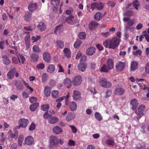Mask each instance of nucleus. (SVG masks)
<instances>
[{"mask_svg":"<svg viewBox=\"0 0 149 149\" xmlns=\"http://www.w3.org/2000/svg\"><path fill=\"white\" fill-rule=\"evenodd\" d=\"M120 40L117 37H114L111 39L106 40L103 43V45L106 47H108L114 49L118 47L119 45Z\"/></svg>","mask_w":149,"mask_h":149,"instance_id":"obj_1","label":"nucleus"},{"mask_svg":"<svg viewBox=\"0 0 149 149\" xmlns=\"http://www.w3.org/2000/svg\"><path fill=\"white\" fill-rule=\"evenodd\" d=\"M99 84L101 86L105 88H109L112 86L111 82L107 81V79L104 78L100 79Z\"/></svg>","mask_w":149,"mask_h":149,"instance_id":"obj_2","label":"nucleus"},{"mask_svg":"<svg viewBox=\"0 0 149 149\" xmlns=\"http://www.w3.org/2000/svg\"><path fill=\"white\" fill-rule=\"evenodd\" d=\"M49 140L50 141V146L51 148H53L56 146L58 143V138L56 136H52L50 137Z\"/></svg>","mask_w":149,"mask_h":149,"instance_id":"obj_3","label":"nucleus"},{"mask_svg":"<svg viewBox=\"0 0 149 149\" xmlns=\"http://www.w3.org/2000/svg\"><path fill=\"white\" fill-rule=\"evenodd\" d=\"M65 104L69 106V108L72 111H74L77 109V106L75 102L73 101L69 102L68 100L67 99L65 100Z\"/></svg>","mask_w":149,"mask_h":149,"instance_id":"obj_4","label":"nucleus"},{"mask_svg":"<svg viewBox=\"0 0 149 149\" xmlns=\"http://www.w3.org/2000/svg\"><path fill=\"white\" fill-rule=\"evenodd\" d=\"M125 92V90L121 86L118 85L115 88L114 93L118 95H122Z\"/></svg>","mask_w":149,"mask_h":149,"instance_id":"obj_5","label":"nucleus"},{"mask_svg":"<svg viewBox=\"0 0 149 149\" xmlns=\"http://www.w3.org/2000/svg\"><path fill=\"white\" fill-rule=\"evenodd\" d=\"M125 65V63L120 61H119L115 65L116 70L118 72L122 71L124 69Z\"/></svg>","mask_w":149,"mask_h":149,"instance_id":"obj_6","label":"nucleus"},{"mask_svg":"<svg viewBox=\"0 0 149 149\" xmlns=\"http://www.w3.org/2000/svg\"><path fill=\"white\" fill-rule=\"evenodd\" d=\"M34 141V138L32 136H28L25 138L24 144H26L28 146L32 145Z\"/></svg>","mask_w":149,"mask_h":149,"instance_id":"obj_7","label":"nucleus"},{"mask_svg":"<svg viewBox=\"0 0 149 149\" xmlns=\"http://www.w3.org/2000/svg\"><path fill=\"white\" fill-rule=\"evenodd\" d=\"M18 123V124H21L23 128H25L29 124V120L27 119L22 118L19 120Z\"/></svg>","mask_w":149,"mask_h":149,"instance_id":"obj_8","label":"nucleus"},{"mask_svg":"<svg viewBox=\"0 0 149 149\" xmlns=\"http://www.w3.org/2000/svg\"><path fill=\"white\" fill-rule=\"evenodd\" d=\"M82 78L80 76H77L74 77L72 82L74 86H77L80 85L81 83Z\"/></svg>","mask_w":149,"mask_h":149,"instance_id":"obj_9","label":"nucleus"},{"mask_svg":"<svg viewBox=\"0 0 149 149\" xmlns=\"http://www.w3.org/2000/svg\"><path fill=\"white\" fill-rule=\"evenodd\" d=\"M17 89L19 91H21L24 88V86L23 83L19 81L15 80L13 81Z\"/></svg>","mask_w":149,"mask_h":149,"instance_id":"obj_10","label":"nucleus"},{"mask_svg":"<svg viewBox=\"0 0 149 149\" xmlns=\"http://www.w3.org/2000/svg\"><path fill=\"white\" fill-rule=\"evenodd\" d=\"M16 70L15 67H13L8 73L7 77L8 79H13Z\"/></svg>","mask_w":149,"mask_h":149,"instance_id":"obj_11","label":"nucleus"},{"mask_svg":"<svg viewBox=\"0 0 149 149\" xmlns=\"http://www.w3.org/2000/svg\"><path fill=\"white\" fill-rule=\"evenodd\" d=\"M81 93L78 91L74 90L72 97L74 100H79L81 99Z\"/></svg>","mask_w":149,"mask_h":149,"instance_id":"obj_12","label":"nucleus"},{"mask_svg":"<svg viewBox=\"0 0 149 149\" xmlns=\"http://www.w3.org/2000/svg\"><path fill=\"white\" fill-rule=\"evenodd\" d=\"M145 109V107L144 105L141 104L140 105L138 108L137 110H136L135 113L137 115L141 114L142 115H143L144 113L143 111Z\"/></svg>","mask_w":149,"mask_h":149,"instance_id":"obj_13","label":"nucleus"},{"mask_svg":"<svg viewBox=\"0 0 149 149\" xmlns=\"http://www.w3.org/2000/svg\"><path fill=\"white\" fill-rule=\"evenodd\" d=\"M29 12H26L24 17V20L26 22H29L31 20V15L32 13V10H29Z\"/></svg>","mask_w":149,"mask_h":149,"instance_id":"obj_14","label":"nucleus"},{"mask_svg":"<svg viewBox=\"0 0 149 149\" xmlns=\"http://www.w3.org/2000/svg\"><path fill=\"white\" fill-rule=\"evenodd\" d=\"M46 24L43 22H38V24L37 26V28L41 32L45 31L46 29Z\"/></svg>","mask_w":149,"mask_h":149,"instance_id":"obj_15","label":"nucleus"},{"mask_svg":"<svg viewBox=\"0 0 149 149\" xmlns=\"http://www.w3.org/2000/svg\"><path fill=\"white\" fill-rule=\"evenodd\" d=\"M43 57L44 60L47 63L49 62L51 60L49 53L48 52H45L43 54Z\"/></svg>","mask_w":149,"mask_h":149,"instance_id":"obj_16","label":"nucleus"},{"mask_svg":"<svg viewBox=\"0 0 149 149\" xmlns=\"http://www.w3.org/2000/svg\"><path fill=\"white\" fill-rule=\"evenodd\" d=\"M96 49L93 47H90L87 50L86 54L88 56L93 55L95 52Z\"/></svg>","mask_w":149,"mask_h":149,"instance_id":"obj_17","label":"nucleus"},{"mask_svg":"<svg viewBox=\"0 0 149 149\" xmlns=\"http://www.w3.org/2000/svg\"><path fill=\"white\" fill-rule=\"evenodd\" d=\"M52 130L54 133L56 134H59L63 132L62 129L58 126L54 127L53 128Z\"/></svg>","mask_w":149,"mask_h":149,"instance_id":"obj_18","label":"nucleus"},{"mask_svg":"<svg viewBox=\"0 0 149 149\" xmlns=\"http://www.w3.org/2000/svg\"><path fill=\"white\" fill-rule=\"evenodd\" d=\"M107 64L108 69L109 70L112 69L114 67V62L113 60L111 58H108L107 61Z\"/></svg>","mask_w":149,"mask_h":149,"instance_id":"obj_19","label":"nucleus"},{"mask_svg":"<svg viewBox=\"0 0 149 149\" xmlns=\"http://www.w3.org/2000/svg\"><path fill=\"white\" fill-rule=\"evenodd\" d=\"M64 85L67 88H70L72 86V82L70 79L68 78L65 79L63 81Z\"/></svg>","mask_w":149,"mask_h":149,"instance_id":"obj_20","label":"nucleus"},{"mask_svg":"<svg viewBox=\"0 0 149 149\" xmlns=\"http://www.w3.org/2000/svg\"><path fill=\"white\" fill-rule=\"evenodd\" d=\"M86 67V64L80 62V63L77 66V68L78 70L81 71L82 72L85 71Z\"/></svg>","mask_w":149,"mask_h":149,"instance_id":"obj_21","label":"nucleus"},{"mask_svg":"<svg viewBox=\"0 0 149 149\" xmlns=\"http://www.w3.org/2000/svg\"><path fill=\"white\" fill-rule=\"evenodd\" d=\"M58 119L56 116H50L48 119V123L50 124H54L58 121Z\"/></svg>","mask_w":149,"mask_h":149,"instance_id":"obj_22","label":"nucleus"},{"mask_svg":"<svg viewBox=\"0 0 149 149\" xmlns=\"http://www.w3.org/2000/svg\"><path fill=\"white\" fill-rule=\"evenodd\" d=\"M99 24L95 21H92L89 24V28L90 30H93L95 29L98 25Z\"/></svg>","mask_w":149,"mask_h":149,"instance_id":"obj_23","label":"nucleus"},{"mask_svg":"<svg viewBox=\"0 0 149 149\" xmlns=\"http://www.w3.org/2000/svg\"><path fill=\"white\" fill-rule=\"evenodd\" d=\"M2 58V61L4 64L8 65L10 64L11 61L6 55L3 56Z\"/></svg>","mask_w":149,"mask_h":149,"instance_id":"obj_24","label":"nucleus"},{"mask_svg":"<svg viewBox=\"0 0 149 149\" xmlns=\"http://www.w3.org/2000/svg\"><path fill=\"white\" fill-rule=\"evenodd\" d=\"M130 104L132 105V109L135 110L138 105V102L136 99H134L131 101Z\"/></svg>","mask_w":149,"mask_h":149,"instance_id":"obj_25","label":"nucleus"},{"mask_svg":"<svg viewBox=\"0 0 149 149\" xmlns=\"http://www.w3.org/2000/svg\"><path fill=\"white\" fill-rule=\"evenodd\" d=\"M18 136V132L17 130H15L14 132V134H13L11 131L9 134V138L11 139V140H12L13 138H15L16 139Z\"/></svg>","mask_w":149,"mask_h":149,"instance_id":"obj_26","label":"nucleus"},{"mask_svg":"<svg viewBox=\"0 0 149 149\" xmlns=\"http://www.w3.org/2000/svg\"><path fill=\"white\" fill-rule=\"evenodd\" d=\"M44 91L45 95L46 97H48L51 94V88L48 86H46L45 88Z\"/></svg>","mask_w":149,"mask_h":149,"instance_id":"obj_27","label":"nucleus"},{"mask_svg":"<svg viewBox=\"0 0 149 149\" xmlns=\"http://www.w3.org/2000/svg\"><path fill=\"white\" fill-rule=\"evenodd\" d=\"M75 115L74 113H70L68 114L67 116L66 119L68 122L72 121L75 118Z\"/></svg>","mask_w":149,"mask_h":149,"instance_id":"obj_28","label":"nucleus"},{"mask_svg":"<svg viewBox=\"0 0 149 149\" xmlns=\"http://www.w3.org/2000/svg\"><path fill=\"white\" fill-rule=\"evenodd\" d=\"M63 52L65 55L68 58L71 57V52L70 50L68 48H65L63 49Z\"/></svg>","mask_w":149,"mask_h":149,"instance_id":"obj_29","label":"nucleus"},{"mask_svg":"<svg viewBox=\"0 0 149 149\" xmlns=\"http://www.w3.org/2000/svg\"><path fill=\"white\" fill-rule=\"evenodd\" d=\"M55 70V67L53 64H49L47 67V71L48 72L52 73L54 72Z\"/></svg>","mask_w":149,"mask_h":149,"instance_id":"obj_30","label":"nucleus"},{"mask_svg":"<svg viewBox=\"0 0 149 149\" xmlns=\"http://www.w3.org/2000/svg\"><path fill=\"white\" fill-rule=\"evenodd\" d=\"M138 63L135 61L132 62L130 67V69L132 71H134L137 68Z\"/></svg>","mask_w":149,"mask_h":149,"instance_id":"obj_31","label":"nucleus"},{"mask_svg":"<svg viewBox=\"0 0 149 149\" xmlns=\"http://www.w3.org/2000/svg\"><path fill=\"white\" fill-rule=\"evenodd\" d=\"M31 60L33 62L38 61V56L35 54H32L30 55Z\"/></svg>","mask_w":149,"mask_h":149,"instance_id":"obj_32","label":"nucleus"},{"mask_svg":"<svg viewBox=\"0 0 149 149\" xmlns=\"http://www.w3.org/2000/svg\"><path fill=\"white\" fill-rule=\"evenodd\" d=\"M56 44L58 47L61 49H62L64 47V43L61 40H58L56 41Z\"/></svg>","mask_w":149,"mask_h":149,"instance_id":"obj_33","label":"nucleus"},{"mask_svg":"<svg viewBox=\"0 0 149 149\" xmlns=\"http://www.w3.org/2000/svg\"><path fill=\"white\" fill-rule=\"evenodd\" d=\"M110 70L108 67L105 64H103L102 66L101 67L100 71L103 72H108Z\"/></svg>","mask_w":149,"mask_h":149,"instance_id":"obj_34","label":"nucleus"},{"mask_svg":"<svg viewBox=\"0 0 149 149\" xmlns=\"http://www.w3.org/2000/svg\"><path fill=\"white\" fill-rule=\"evenodd\" d=\"M36 28V25L35 24H33L29 26L25 27L24 29L25 30L31 31L34 30Z\"/></svg>","mask_w":149,"mask_h":149,"instance_id":"obj_35","label":"nucleus"},{"mask_svg":"<svg viewBox=\"0 0 149 149\" xmlns=\"http://www.w3.org/2000/svg\"><path fill=\"white\" fill-rule=\"evenodd\" d=\"M39 103L37 102L34 103L30 106V109L32 111H34L39 105Z\"/></svg>","mask_w":149,"mask_h":149,"instance_id":"obj_36","label":"nucleus"},{"mask_svg":"<svg viewBox=\"0 0 149 149\" xmlns=\"http://www.w3.org/2000/svg\"><path fill=\"white\" fill-rule=\"evenodd\" d=\"M94 116L95 118L97 120L101 121L102 120V117L99 113L97 112H95Z\"/></svg>","mask_w":149,"mask_h":149,"instance_id":"obj_37","label":"nucleus"},{"mask_svg":"<svg viewBox=\"0 0 149 149\" xmlns=\"http://www.w3.org/2000/svg\"><path fill=\"white\" fill-rule=\"evenodd\" d=\"M30 36L28 35L26 36L24 38V40L26 44V47L29 48L30 46V44L29 42Z\"/></svg>","mask_w":149,"mask_h":149,"instance_id":"obj_38","label":"nucleus"},{"mask_svg":"<svg viewBox=\"0 0 149 149\" xmlns=\"http://www.w3.org/2000/svg\"><path fill=\"white\" fill-rule=\"evenodd\" d=\"M95 20L97 21L100 20L102 18L101 14L100 12L97 13L94 17Z\"/></svg>","mask_w":149,"mask_h":149,"instance_id":"obj_39","label":"nucleus"},{"mask_svg":"<svg viewBox=\"0 0 149 149\" xmlns=\"http://www.w3.org/2000/svg\"><path fill=\"white\" fill-rule=\"evenodd\" d=\"M33 52L35 53L40 52L41 50L39 47L36 45H34L32 47Z\"/></svg>","mask_w":149,"mask_h":149,"instance_id":"obj_40","label":"nucleus"},{"mask_svg":"<svg viewBox=\"0 0 149 149\" xmlns=\"http://www.w3.org/2000/svg\"><path fill=\"white\" fill-rule=\"evenodd\" d=\"M12 62L13 63L17 64L20 63V60L19 57L13 56L12 58Z\"/></svg>","mask_w":149,"mask_h":149,"instance_id":"obj_41","label":"nucleus"},{"mask_svg":"<svg viewBox=\"0 0 149 149\" xmlns=\"http://www.w3.org/2000/svg\"><path fill=\"white\" fill-rule=\"evenodd\" d=\"M24 139V137L22 135H20L18 137V144L19 146H22V143Z\"/></svg>","mask_w":149,"mask_h":149,"instance_id":"obj_42","label":"nucleus"},{"mask_svg":"<svg viewBox=\"0 0 149 149\" xmlns=\"http://www.w3.org/2000/svg\"><path fill=\"white\" fill-rule=\"evenodd\" d=\"M134 14L133 11L130 10H127L125 11L124 13V15L126 16L130 17L132 15Z\"/></svg>","mask_w":149,"mask_h":149,"instance_id":"obj_43","label":"nucleus"},{"mask_svg":"<svg viewBox=\"0 0 149 149\" xmlns=\"http://www.w3.org/2000/svg\"><path fill=\"white\" fill-rule=\"evenodd\" d=\"M74 19V17L72 15H70L68 17L66 18L65 19V21L68 24L72 22Z\"/></svg>","mask_w":149,"mask_h":149,"instance_id":"obj_44","label":"nucleus"},{"mask_svg":"<svg viewBox=\"0 0 149 149\" xmlns=\"http://www.w3.org/2000/svg\"><path fill=\"white\" fill-rule=\"evenodd\" d=\"M48 79V76L45 73H43L42 76V83H45Z\"/></svg>","mask_w":149,"mask_h":149,"instance_id":"obj_45","label":"nucleus"},{"mask_svg":"<svg viewBox=\"0 0 149 149\" xmlns=\"http://www.w3.org/2000/svg\"><path fill=\"white\" fill-rule=\"evenodd\" d=\"M38 5L36 3H31L29 5L28 8H29L37 9V8Z\"/></svg>","mask_w":149,"mask_h":149,"instance_id":"obj_46","label":"nucleus"},{"mask_svg":"<svg viewBox=\"0 0 149 149\" xmlns=\"http://www.w3.org/2000/svg\"><path fill=\"white\" fill-rule=\"evenodd\" d=\"M86 34L84 32L80 33L78 35V37L81 39H84L86 37Z\"/></svg>","mask_w":149,"mask_h":149,"instance_id":"obj_47","label":"nucleus"},{"mask_svg":"<svg viewBox=\"0 0 149 149\" xmlns=\"http://www.w3.org/2000/svg\"><path fill=\"white\" fill-rule=\"evenodd\" d=\"M59 94L58 91L57 90L53 91L52 93V96L53 97L56 98L58 97Z\"/></svg>","mask_w":149,"mask_h":149,"instance_id":"obj_48","label":"nucleus"},{"mask_svg":"<svg viewBox=\"0 0 149 149\" xmlns=\"http://www.w3.org/2000/svg\"><path fill=\"white\" fill-rule=\"evenodd\" d=\"M132 4L136 9H138V6L139 5V2L138 1L135 0L133 2Z\"/></svg>","mask_w":149,"mask_h":149,"instance_id":"obj_49","label":"nucleus"},{"mask_svg":"<svg viewBox=\"0 0 149 149\" xmlns=\"http://www.w3.org/2000/svg\"><path fill=\"white\" fill-rule=\"evenodd\" d=\"M106 143L110 146H113L115 144L114 141L112 139H108L106 142Z\"/></svg>","mask_w":149,"mask_h":149,"instance_id":"obj_50","label":"nucleus"},{"mask_svg":"<svg viewBox=\"0 0 149 149\" xmlns=\"http://www.w3.org/2000/svg\"><path fill=\"white\" fill-rule=\"evenodd\" d=\"M62 27L63 26L62 25H60L59 26H57L54 30V33H56L57 31H58L59 33H60L61 31V30L62 29Z\"/></svg>","mask_w":149,"mask_h":149,"instance_id":"obj_51","label":"nucleus"},{"mask_svg":"<svg viewBox=\"0 0 149 149\" xmlns=\"http://www.w3.org/2000/svg\"><path fill=\"white\" fill-rule=\"evenodd\" d=\"M51 2L54 6H58L60 3V0H51Z\"/></svg>","mask_w":149,"mask_h":149,"instance_id":"obj_52","label":"nucleus"},{"mask_svg":"<svg viewBox=\"0 0 149 149\" xmlns=\"http://www.w3.org/2000/svg\"><path fill=\"white\" fill-rule=\"evenodd\" d=\"M36 124L34 122H32L31 124L29 126V130L30 131H32L34 130L36 128Z\"/></svg>","mask_w":149,"mask_h":149,"instance_id":"obj_53","label":"nucleus"},{"mask_svg":"<svg viewBox=\"0 0 149 149\" xmlns=\"http://www.w3.org/2000/svg\"><path fill=\"white\" fill-rule=\"evenodd\" d=\"M49 104H45L43 105L41 107V109L44 111H46L49 109Z\"/></svg>","mask_w":149,"mask_h":149,"instance_id":"obj_54","label":"nucleus"},{"mask_svg":"<svg viewBox=\"0 0 149 149\" xmlns=\"http://www.w3.org/2000/svg\"><path fill=\"white\" fill-rule=\"evenodd\" d=\"M69 127L71 128L72 133L75 134L77 132V130L76 127L72 125H70Z\"/></svg>","mask_w":149,"mask_h":149,"instance_id":"obj_55","label":"nucleus"},{"mask_svg":"<svg viewBox=\"0 0 149 149\" xmlns=\"http://www.w3.org/2000/svg\"><path fill=\"white\" fill-rule=\"evenodd\" d=\"M142 52L141 50H137L136 51L133 52L132 54L134 56L139 55L141 56V54Z\"/></svg>","mask_w":149,"mask_h":149,"instance_id":"obj_56","label":"nucleus"},{"mask_svg":"<svg viewBox=\"0 0 149 149\" xmlns=\"http://www.w3.org/2000/svg\"><path fill=\"white\" fill-rule=\"evenodd\" d=\"M45 67V65L43 63H41L37 65L36 66V68L38 69H42Z\"/></svg>","mask_w":149,"mask_h":149,"instance_id":"obj_57","label":"nucleus"},{"mask_svg":"<svg viewBox=\"0 0 149 149\" xmlns=\"http://www.w3.org/2000/svg\"><path fill=\"white\" fill-rule=\"evenodd\" d=\"M81 42L79 40L76 41L74 43V46L75 48H78L81 43Z\"/></svg>","mask_w":149,"mask_h":149,"instance_id":"obj_58","label":"nucleus"},{"mask_svg":"<svg viewBox=\"0 0 149 149\" xmlns=\"http://www.w3.org/2000/svg\"><path fill=\"white\" fill-rule=\"evenodd\" d=\"M145 73L146 74H149V63H147L145 66Z\"/></svg>","mask_w":149,"mask_h":149,"instance_id":"obj_59","label":"nucleus"},{"mask_svg":"<svg viewBox=\"0 0 149 149\" xmlns=\"http://www.w3.org/2000/svg\"><path fill=\"white\" fill-rule=\"evenodd\" d=\"M56 81L53 79H51L49 82V84L51 86L54 87L56 84Z\"/></svg>","mask_w":149,"mask_h":149,"instance_id":"obj_60","label":"nucleus"},{"mask_svg":"<svg viewBox=\"0 0 149 149\" xmlns=\"http://www.w3.org/2000/svg\"><path fill=\"white\" fill-rule=\"evenodd\" d=\"M68 144L70 146H74L75 145V142L72 139H69L68 142Z\"/></svg>","mask_w":149,"mask_h":149,"instance_id":"obj_61","label":"nucleus"},{"mask_svg":"<svg viewBox=\"0 0 149 149\" xmlns=\"http://www.w3.org/2000/svg\"><path fill=\"white\" fill-rule=\"evenodd\" d=\"M97 9H102L103 8L104 6L103 4L101 3H97Z\"/></svg>","mask_w":149,"mask_h":149,"instance_id":"obj_62","label":"nucleus"},{"mask_svg":"<svg viewBox=\"0 0 149 149\" xmlns=\"http://www.w3.org/2000/svg\"><path fill=\"white\" fill-rule=\"evenodd\" d=\"M32 38V40H34V41H33V42H36L38 40L40 39V38L41 37L39 36H37L36 37L33 36Z\"/></svg>","mask_w":149,"mask_h":149,"instance_id":"obj_63","label":"nucleus"},{"mask_svg":"<svg viewBox=\"0 0 149 149\" xmlns=\"http://www.w3.org/2000/svg\"><path fill=\"white\" fill-rule=\"evenodd\" d=\"M50 115L49 114L48 111H46L43 115L44 118L47 119L50 117Z\"/></svg>","mask_w":149,"mask_h":149,"instance_id":"obj_64","label":"nucleus"}]
</instances>
